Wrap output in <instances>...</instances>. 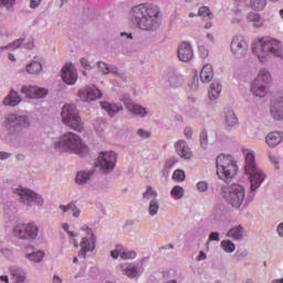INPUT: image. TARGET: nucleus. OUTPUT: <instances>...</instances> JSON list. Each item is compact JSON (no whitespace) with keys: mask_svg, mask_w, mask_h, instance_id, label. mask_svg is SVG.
I'll return each mask as SVG.
<instances>
[{"mask_svg":"<svg viewBox=\"0 0 283 283\" xmlns=\"http://www.w3.org/2000/svg\"><path fill=\"white\" fill-rule=\"evenodd\" d=\"M101 107H102V109H105V112H107V114L111 117L116 116V114H118V112H120V109H123V106H118L116 104H112L108 102H101Z\"/></svg>","mask_w":283,"mask_h":283,"instance_id":"nucleus-26","label":"nucleus"},{"mask_svg":"<svg viewBox=\"0 0 283 283\" xmlns=\"http://www.w3.org/2000/svg\"><path fill=\"white\" fill-rule=\"evenodd\" d=\"M227 237L232 238V240H242L244 238V228L242 226L234 227L228 231Z\"/></svg>","mask_w":283,"mask_h":283,"instance_id":"nucleus-29","label":"nucleus"},{"mask_svg":"<svg viewBox=\"0 0 283 283\" xmlns=\"http://www.w3.org/2000/svg\"><path fill=\"white\" fill-rule=\"evenodd\" d=\"M222 196L229 205L235 209H240L244 202V187L238 184H232L231 186L224 187L222 189Z\"/></svg>","mask_w":283,"mask_h":283,"instance_id":"nucleus-7","label":"nucleus"},{"mask_svg":"<svg viewBox=\"0 0 283 283\" xmlns=\"http://www.w3.org/2000/svg\"><path fill=\"white\" fill-rule=\"evenodd\" d=\"M95 242H96V239H94V234H91L90 239H87L85 237L82 239L80 247L82 249H84V247H86L88 249V251H93V249L95 248V245H94Z\"/></svg>","mask_w":283,"mask_h":283,"instance_id":"nucleus-34","label":"nucleus"},{"mask_svg":"<svg viewBox=\"0 0 283 283\" xmlns=\"http://www.w3.org/2000/svg\"><path fill=\"white\" fill-rule=\"evenodd\" d=\"M202 260H207V254L200 251L199 255L197 256V262H202Z\"/></svg>","mask_w":283,"mask_h":283,"instance_id":"nucleus-57","label":"nucleus"},{"mask_svg":"<svg viewBox=\"0 0 283 283\" xmlns=\"http://www.w3.org/2000/svg\"><path fill=\"white\" fill-rule=\"evenodd\" d=\"M55 149L65 154H77V156H86L90 153V148L83 143L81 136L72 132L65 133L55 142Z\"/></svg>","mask_w":283,"mask_h":283,"instance_id":"nucleus-2","label":"nucleus"},{"mask_svg":"<svg viewBox=\"0 0 283 283\" xmlns=\"http://www.w3.org/2000/svg\"><path fill=\"white\" fill-rule=\"evenodd\" d=\"M277 233L281 235V238H283V222L277 227Z\"/></svg>","mask_w":283,"mask_h":283,"instance_id":"nucleus-60","label":"nucleus"},{"mask_svg":"<svg viewBox=\"0 0 283 283\" xmlns=\"http://www.w3.org/2000/svg\"><path fill=\"white\" fill-rule=\"evenodd\" d=\"M21 93L25 94L28 98H43L48 95V90L39 86H22Z\"/></svg>","mask_w":283,"mask_h":283,"instance_id":"nucleus-16","label":"nucleus"},{"mask_svg":"<svg viewBox=\"0 0 283 283\" xmlns=\"http://www.w3.org/2000/svg\"><path fill=\"white\" fill-rule=\"evenodd\" d=\"M252 52L261 63H264L271 54L282 56V43L275 39L260 38L252 42Z\"/></svg>","mask_w":283,"mask_h":283,"instance_id":"nucleus-3","label":"nucleus"},{"mask_svg":"<svg viewBox=\"0 0 283 283\" xmlns=\"http://www.w3.org/2000/svg\"><path fill=\"white\" fill-rule=\"evenodd\" d=\"M217 176L223 182H231L238 174V164L231 155H219L216 159Z\"/></svg>","mask_w":283,"mask_h":283,"instance_id":"nucleus-5","label":"nucleus"},{"mask_svg":"<svg viewBox=\"0 0 283 283\" xmlns=\"http://www.w3.org/2000/svg\"><path fill=\"white\" fill-rule=\"evenodd\" d=\"M149 213L151 216H156L158 213V201L155 199L150 201Z\"/></svg>","mask_w":283,"mask_h":283,"instance_id":"nucleus-45","label":"nucleus"},{"mask_svg":"<svg viewBox=\"0 0 283 283\" xmlns=\"http://www.w3.org/2000/svg\"><path fill=\"white\" fill-rule=\"evenodd\" d=\"M251 92L254 96L264 98V96L269 94V86H266V84H262L260 82H256V80H254L251 86Z\"/></svg>","mask_w":283,"mask_h":283,"instance_id":"nucleus-21","label":"nucleus"},{"mask_svg":"<svg viewBox=\"0 0 283 283\" xmlns=\"http://www.w3.org/2000/svg\"><path fill=\"white\" fill-rule=\"evenodd\" d=\"M111 255L116 260L122 258V260H135L136 252L125 249L123 245H117L115 250L111 252Z\"/></svg>","mask_w":283,"mask_h":283,"instance_id":"nucleus-17","label":"nucleus"},{"mask_svg":"<svg viewBox=\"0 0 283 283\" xmlns=\"http://www.w3.org/2000/svg\"><path fill=\"white\" fill-rule=\"evenodd\" d=\"M185 178L186 175L184 170L177 169L172 174V179L175 180V182H185Z\"/></svg>","mask_w":283,"mask_h":283,"instance_id":"nucleus-41","label":"nucleus"},{"mask_svg":"<svg viewBox=\"0 0 283 283\" xmlns=\"http://www.w3.org/2000/svg\"><path fill=\"white\" fill-rule=\"evenodd\" d=\"M245 163L244 169L245 174L250 177V185L252 191H255L262 185L266 178V175L258 168V164H255V153L253 150L243 149Z\"/></svg>","mask_w":283,"mask_h":283,"instance_id":"nucleus-4","label":"nucleus"},{"mask_svg":"<svg viewBox=\"0 0 283 283\" xmlns=\"http://www.w3.org/2000/svg\"><path fill=\"white\" fill-rule=\"evenodd\" d=\"M43 70V65L40 62H32L27 66V72L29 74H39Z\"/></svg>","mask_w":283,"mask_h":283,"instance_id":"nucleus-37","label":"nucleus"},{"mask_svg":"<svg viewBox=\"0 0 283 283\" xmlns=\"http://www.w3.org/2000/svg\"><path fill=\"white\" fill-rule=\"evenodd\" d=\"M12 280L14 283H23L27 280L25 271L21 270V268L11 266L9 269Z\"/></svg>","mask_w":283,"mask_h":283,"instance_id":"nucleus-23","label":"nucleus"},{"mask_svg":"<svg viewBox=\"0 0 283 283\" xmlns=\"http://www.w3.org/2000/svg\"><path fill=\"white\" fill-rule=\"evenodd\" d=\"M209 240L220 242V234L218 232H211L209 235Z\"/></svg>","mask_w":283,"mask_h":283,"instance_id":"nucleus-51","label":"nucleus"},{"mask_svg":"<svg viewBox=\"0 0 283 283\" xmlns=\"http://www.w3.org/2000/svg\"><path fill=\"white\" fill-rule=\"evenodd\" d=\"M60 209L63 211V213H73L74 218H78V216H81V210L76 208L74 202L69 203L67 206H60Z\"/></svg>","mask_w":283,"mask_h":283,"instance_id":"nucleus-32","label":"nucleus"},{"mask_svg":"<svg viewBox=\"0 0 283 283\" xmlns=\"http://www.w3.org/2000/svg\"><path fill=\"white\" fill-rule=\"evenodd\" d=\"M116 158L117 156L114 151L101 153L97 157V166L108 174V171H112L116 167Z\"/></svg>","mask_w":283,"mask_h":283,"instance_id":"nucleus-11","label":"nucleus"},{"mask_svg":"<svg viewBox=\"0 0 283 283\" xmlns=\"http://www.w3.org/2000/svg\"><path fill=\"white\" fill-rule=\"evenodd\" d=\"M198 14L202 17V19H211V10H209V7H201Z\"/></svg>","mask_w":283,"mask_h":283,"instance_id":"nucleus-44","label":"nucleus"},{"mask_svg":"<svg viewBox=\"0 0 283 283\" xmlns=\"http://www.w3.org/2000/svg\"><path fill=\"white\" fill-rule=\"evenodd\" d=\"M200 80L202 83H209L213 80V66L206 64L200 72Z\"/></svg>","mask_w":283,"mask_h":283,"instance_id":"nucleus-24","label":"nucleus"},{"mask_svg":"<svg viewBox=\"0 0 283 283\" xmlns=\"http://www.w3.org/2000/svg\"><path fill=\"white\" fill-rule=\"evenodd\" d=\"M254 81L269 86L271 83H273V77H271V73L269 71L261 70Z\"/></svg>","mask_w":283,"mask_h":283,"instance_id":"nucleus-27","label":"nucleus"},{"mask_svg":"<svg viewBox=\"0 0 283 283\" xmlns=\"http://www.w3.org/2000/svg\"><path fill=\"white\" fill-rule=\"evenodd\" d=\"M15 193L20 197L21 202L29 207H31L32 203L43 205V197L28 188H18L15 189Z\"/></svg>","mask_w":283,"mask_h":283,"instance_id":"nucleus-10","label":"nucleus"},{"mask_svg":"<svg viewBox=\"0 0 283 283\" xmlns=\"http://www.w3.org/2000/svg\"><path fill=\"white\" fill-rule=\"evenodd\" d=\"M159 15L160 10L158 7L147 3L135 6L129 12L133 23H136L139 30H145L146 32L157 30L158 25H160Z\"/></svg>","mask_w":283,"mask_h":283,"instance_id":"nucleus-1","label":"nucleus"},{"mask_svg":"<svg viewBox=\"0 0 283 283\" xmlns=\"http://www.w3.org/2000/svg\"><path fill=\"white\" fill-rule=\"evenodd\" d=\"M170 193L171 196H174V198H176L177 200H180V198L185 196V188L180 186H175Z\"/></svg>","mask_w":283,"mask_h":283,"instance_id":"nucleus-40","label":"nucleus"},{"mask_svg":"<svg viewBox=\"0 0 283 283\" xmlns=\"http://www.w3.org/2000/svg\"><path fill=\"white\" fill-rule=\"evenodd\" d=\"M77 94L84 103H92V101H97L103 96V93L96 86H85Z\"/></svg>","mask_w":283,"mask_h":283,"instance_id":"nucleus-12","label":"nucleus"},{"mask_svg":"<svg viewBox=\"0 0 283 283\" xmlns=\"http://www.w3.org/2000/svg\"><path fill=\"white\" fill-rule=\"evenodd\" d=\"M124 103L127 109L133 114H136L137 116H147V109L139 104H135L132 99H126Z\"/></svg>","mask_w":283,"mask_h":283,"instance_id":"nucleus-22","label":"nucleus"},{"mask_svg":"<svg viewBox=\"0 0 283 283\" xmlns=\"http://www.w3.org/2000/svg\"><path fill=\"white\" fill-rule=\"evenodd\" d=\"M7 158H10V154L6 151L0 153V160H6Z\"/></svg>","mask_w":283,"mask_h":283,"instance_id":"nucleus-58","label":"nucleus"},{"mask_svg":"<svg viewBox=\"0 0 283 283\" xmlns=\"http://www.w3.org/2000/svg\"><path fill=\"white\" fill-rule=\"evenodd\" d=\"M138 136H140L142 138H149L151 136V134L149 132H146L144 129H139L137 132Z\"/></svg>","mask_w":283,"mask_h":283,"instance_id":"nucleus-52","label":"nucleus"},{"mask_svg":"<svg viewBox=\"0 0 283 283\" xmlns=\"http://www.w3.org/2000/svg\"><path fill=\"white\" fill-rule=\"evenodd\" d=\"M176 163H178V159H176V157H171V158L167 159L165 163L166 169H171V167H174V165H176Z\"/></svg>","mask_w":283,"mask_h":283,"instance_id":"nucleus-47","label":"nucleus"},{"mask_svg":"<svg viewBox=\"0 0 283 283\" xmlns=\"http://www.w3.org/2000/svg\"><path fill=\"white\" fill-rule=\"evenodd\" d=\"M81 65L83 66L84 70L91 69L90 62H87V60L85 57L81 59Z\"/></svg>","mask_w":283,"mask_h":283,"instance_id":"nucleus-53","label":"nucleus"},{"mask_svg":"<svg viewBox=\"0 0 283 283\" xmlns=\"http://www.w3.org/2000/svg\"><path fill=\"white\" fill-rule=\"evenodd\" d=\"M41 0H31V8H39Z\"/></svg>","mask_w":283,"mask_h":283,"instance_id":"nucleus-59","label":"nucleus"},{"mask_svg":"<svg viewBox=\"0 0 283 283\" xmlns=\"http://www.w3.org/2000/svg\"><path fill=\"white\" fill-rule=\"evenodd\" d=\"M11 1H14V0H0V8L3 6H8V3H10Z\"/></svg>","mask_w":283,"mask_h":283,"instance_id":"nucleus-61","label":"nucleus"},{"mask_svg":"<svg viewBox=\"0 0 283 283\" xmlns=\"http://www.w3.org/2000/svg\"><path fill=\"white\" fill-rule=\"evenodd\" d=\"M88 252L90 251L86 247H84V249L82 248L78 252V258H86Z\"/></svg>","mask_w":283,"mask_h":283,"instance_id":"nucleus-55","label":"nucleus"},{"mask_svg":"<svg viewBox=\"0 0 283 283\" xmlns=\"http://www.w3.org/2000/svg\"><path fill=\"white\" fill-rule=\"evenodd\" d=\"M120 270L124 275H127V277H136L138 275V269L132 264H122Z\"/></svg>","mask_w":283,"mask_h":283,"instance_id":"nucleus-31","label":"nucleus"},{"mask_svg":"<svg viewBox=\"0 0 283 283\" xmlns=\"http://www.w3.org/2000/svg\"><path fill=\"white\" fill-rule=\"evenodd\" d=\"M158 193L151 186H147L146 191L144 192V200H151V198H156Z\"/></svg>","mask_w":283,"mask_h":283,"instance_id":"nucleus-43","label":"nucleus"},{"mask_svg":"<svg viewBox=\"0 0 283 283\" xmlns=\"http://www.w3.org/2000/svg\"><path fill=\"white\" fill-rule=\"evenodd\" d=\"M226 123L228 127H235V125H238V117L233 111H228L226 113Z\"/></svg>","mask_w":283,"mask_h":283,"instance_id":"nucleus-35","label":"nucleus"},{"mask_svg":"<svg viewBox=\"0 0 283 283\" xmlns=\"http://www.w3.org/2000/svg\"><path fill=\"white\" fill-rule=\"evenodd\" d=\"M230 50L235 59H244L249 52V43L242 35H235L231 41Z\"/></svg>","mask_w":283,"mask_h":283,"instance_id":"nucleus-9","label":"nucleus"},{"mask_svg":"<svg viewBox=\"0 0 283 283\" xmlns=\"http://www.w3.org/2000/svg\"><path fill=\"white\" fill-rule=\"evenodd\" d=\"M272 283H283V279H275L272 281Z\"/></svg>","mask_w":283,"mask_h":283,"instance_id":"nucleus-64","label":"nucleus"},{"mask_svg":"<svg viewBox=\"0 0 283 283\" xmlns=\"http://www.w3.org/2000/svg\"><path fill=\"white\" fill-rule=\"evenodd\" d=\"M197 189L198 191H207L209 189V184H207L206 181H199L197 184Z\"/></svg>","mask_w":283,"mask_h":283,"instance_id":"nucleus-48","label":"nucleus"},{"mask_svg":"<svg viewBox=\"0 0 283 283\" xmlns=\"http://www.w3.org/2000/svg\"><path fill=\"white\" fill-rule=\"evenodd\" d=\"M92 178V171H80L76 175L75 182L77 185H85Z\"/></svg>","mask_w":283,"mask_h":283,"instance_id":"nucleus-33","label":"nucleus"},{"mask_svg":"<svg viewBox=\"0 0 283 283\" xmlns=\"http://www.w3.org/2000/svg\"><path fill=\"white\" fill-rule=\"evenodd\" d=\"M247 256V252L243 253H238L237 254V260H242V258Z\"/></svg>","mask_w":283,"mask_h":283,"instance_id":"nucleus-63","label":"nucleus"},{"mask_svg":"<svg viewBox=\"0 0 283 283\" xmlns=\"http://www.w3.org/2000/svg\"><path fill=\"white\" fill-rule=\"evenodd\" d=\"M184 134L186 137L191 138V136H193V130L191 129V127H186Z\"/></svg>","mask_w":283,"mask_h":283,"instance_id":"nucleus-56","label":"nucleus"},{"mask_svg":"<svg viewBox=\"0 0 283 283\" xmlns=\"http://www.w3.org/2000/svg\"><path fill=\"white\" fill-rule=\"evenodd\" d=\"M221 247L226 253H233V251H235V244L230 240H223Z\"/></svg>","mask_w":283,"mask_h":283,"instance_id":"nucleus-39","label":"nucleus"},{"mask_svg":"<svg viewBox=\"0 0 283 283\" xmlns=\"http://www.w3.org/2000/svg\"><path fill=\"white\" fill-rule=\"evenodd\" d=\"M21 43H22L21 40H17V41H14L12 44H9V45L6 46V48H13V50H17V48H21Z\"/></svg>","mask_w":283,"mask_h":283,"instance_id":"nucleus-54","label":"nucleus"},{"mask_svg":"<svg viewBox=\"0 0 283 283\" xmlns=\"http://www.w3.org/2000/svg\"><path fill=\"white\" fill-rule=\"evenodd\" d=\"M13 233L20 240H35L36 235H39V227L34 223H18L13 229Z\"/></svg>","mask_w":283,"mask_h":283,"instance_id":"nucleus-8","label":"nucleus"},{"mask_svg":"<svg viewBox=\"0 0 283 283\" xmlns=\"http://www.w3.org/2000/svg\"><path fill=\"white\" fill-rule=\"evenodd\" d=\"M97 67L103 74H109V66L105 62H99Z\"/></svg>","mask_w":283,"mask_h":283,"instance_id":"nucleus-46","label":"nucleus"},{"mask_svg":"<svg viewBox=\"0 0 283 283\" xmlns=\"http://www.w3.org/2000/svg\"><path fill=\"white\" fill-rule=\"evenodd\" d=\"M19 103H21V97L15 91H11L3 99V104L10 105L11 107H17Z\"/></svg>","mask_w":283,"mask_h":283,"instance_id":"nucleus-25","label":"nucleus"},{"mask_svg":"<svg viewBox=\"0 0 283 283\" xmlns=\"http://www.w3.org/2000/svg\"><path fill=\"white\" fill-rule=\"evenodd\" d=\"M250 8L256 12H262L266 8V0H251Z\"/></svg>","mask_w":283,"mask_h":283,"instance_id":"nucleus-36","label":"nucleus"},{"mask_svg":"<svg viewBox=\"0 0 283 283\" xmlns=\"http://www.w3.org/2000/svg\"><path fill=\"white\" fill-rule=\"evenodd\" d=\"M283 140V132L282 130H274L266 135L265 143L268 146H270L272 149L274 147H277Z\"/></svg>","mask_w":283,"mask_h":283,"instance_id":"nucleus-19","label":"nucleus"},{"mask_svg":"<svg viewBox=\"0 0 283 283\" xmlns=\"http://www.w3.org/2000/svg\"><path fill=\"white\" fill-rule=\"evenodd\" d=\"M168 83L171 87H178V85H180V78L178 75H176V73H170L168 75Z\"/></svg>","mask_w":283,"mask_h":283,"instance_id":"nucleus-42","label":"nucleus"},{"mask_svg":"<svg viewBox=\"0 0 283 283\" xmlns=\"http://www.w3.org/2000/svg\"><path fill=\"white\" fill-rule=\"evenodd\" d=\"M62 78L66 85H74L78 78V74L76 73V69L72 64H65L62 69Z\"/></svg>","mask_w":283,"mask_h":283,"instance_id":"nucleus-14","label":"nucleus"},{"mask_svg":"<svg viewBox=\"0 0 283 283\" xmlns=\"http://www.w3.org/2000/svg\"><path fill=\"white\" fill-rule=\"evenodd\" d=\"M221 92L222 84H220V82H212L208 92L210 101H216V98L220 96Z\"/></svg>","mask_w":283,"mask_h":283,"instance_id":"nucleus-28","label":"nucleus"},{"mask_svg":"<svg viewBox=\"0 0 283 283\" xmlns=\"http://www.w3.org/2000/svg\"><path fill=\"white\" fill-rule=\"evenodd\" d=\"M27 258L31 262H41V260L45 258V252L43 251L33 252V253L27 254Z\"/></svg>","mask_w":283,"mask_h":283,"instance_id":"nucleus-38","label":"nucleus"},{"mask_svg":"<svg viewBox=\"0 0 283 283\" xmlns=\"http://www.w3.org/2000/svg\"><path fill=\"white\" fill-rule=\"evenodd\" d=\"M247 19L250 23H253L254 28H262V25H264V20L259 13L250 12Z\"/></svg>","mask_w":283,"mask_h":283,"instance_id":"nucleus-30","label":"nucleus"},{"mask_svg":"<svg viewBox=\"0 0 283 283\" xmlns=\"http://www.w3.org/2000/svg\"><path fill=\"white\" fill-rule=\"evenodd\" d=\"M271 116L275 120H283V92L279 93L271 105Z\"/></svg>","mask_w":283,"mask_h":283,"instance_id":"nucleus-13","label":"nucleus"},{"mask_svg":"<svg viewBox=\"0 0 283 283\" xmlns=\"http://www.w3.org/2000/svg\"><path fill=\"white\" fill-rule=\"evenodd\" d=\"M61 118L63 125H66L70 129L74 132H78V134H83L85 132V127L83 126V119L78 114V108L74 104H65L62 107Z\"/></svg>","mask_w":283,"mask_h":283,"instance_id":"nucleus-6","label":"nucleus"},{"mask_svg":"<svg viewBox=\"0 0 283 283\" xmlns=\"http://www.w3.org/2000/svg\"><path fill=\"white\" fill-rule=\"evenodd\" d=\"M176 151L180 158H185L186 160H189L191 158V148L187 145V142L185 140H179L175 145Z\"/></svg>","mask_w":283,"mask_h":283,"instance_id":"nucleus-20","label":"nucleus"},{"mask_svg":"<svg viewBox=\"0 0 283 283\" xmlns=\"http://www.w3.org/2000/svg\"><path fill=\"white\" fill-rule=\"evenodd\" d=\"M6 125L7 126L10 125L11 127H17V126L29 127L30 122L25 116H17L14 114H11L7 116Z\"/></svg>","mask_w":283,"mask_h":283,"instance_id":"nucleus-18","label":"nucleus"},{"mask_svg":"<svg viewBox=\"0 0 283 283\" xmlns=\"http://www.w3.org/2000/svg\"><path fill=\"white\" fill-rule=\"evenodd\" d=\"M207 140H208L207 132H202V133L200 134V143H201V146H202V147H206V146H207Z\"/></svg>","mask_w":283,"mask_h":283,"instance_id":"nucleus-50","label":"nucleus"},{"mask_svg":"<svg viewBox=\"0 0 283 283\" xmlns=\"http://www.w3.org/2000/svg\"><path fill=\"white\" fill-rule=\"evenodd\" d=\"M199 54L201 56V59H207V56H209V50H207L206 46H199Z\"/></svg>","mask_w":283,"mask_h":283,"instance_id":"nucleus-49","label":"nucleus"},{"mask_svg":"<svg viewBox=\"0 0 283 283\" xmlns=\"http://www.w3.org/2000/svg\"><path fill=\"white\" fill-rule=\"evenodd\" d=\"M53 283H63V281L61 280V277L54 275L53 276Z\"/></svg>","mask_w":283,"mask_h":283,"instance_id":"nucleus-62","label":"nucleus"},{"mask_svg":"<svg viewBox=\"0 0 283 283\" xmlns=\"http://www.w3.org/2000/svg\"><path fill=\"white\" fill-rule=\"evenodd\" d=\"M178 59L184 63H189L193 59V49L189 42H181L179 44Z\"/></svg>","mask_w":283,"mask_h":283,"instance_id":"nucleus-15","label":"nucleus"}]
</instances>
